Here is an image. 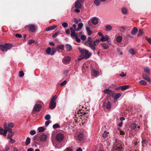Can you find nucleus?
Returning a JSON list of instances; mask_svg holds the SVG:
<instances>
[{
    "instance_id": "obj_2",
    "label": "nucleus",
    "mask_w": 151,
    "mask_h": 151,
    "mask_svg": "<svg viewBox=\"0 0 151 151\" xmlns=\"http://www.w3.org/2000/svg\"><path fill=\"white\" fill-rule=\"evenodd\" d=\"M78 49L80 51L83 57L86 59L89 58L92 55L91 52H89L88 50L84 48H82L80 47H78Z\"/></svg>"
},
{
    "instance_id": "obj_4",
    "label": "nucleus",
    "mask_w": 151,
    "mask_h": 151,
    "mask_svg": "<svg viewBox=\"0 0 151 151\" xmlns=\"http://www.w3.org/2000/svg\"><path fill=\"white\" fill-rule=\"evenodd\" d=\"M113 149L114 151H123L122 147L119 142H116L113 145Z\"/></svg>"
},
{
    "instance_id": "obj_30",
    "label": "nucleus",
    "mask_w": 151,
    "mask_h": 151,
    "mask_svg": "<svg viewBox=\"0 0 151 151\" xmlns=\"http://www.w3.org/2000/svg\"><path fill=\"white\" fill-rule=\"evenodd\" d=\"M103 92L106 94H110L111 93H113L112 91L109 89H105L103 91Z\"/></svg>"
},
{
    "instance_id": "obj_46",
    "label": "nucleus",
    "mask_w": 151,
    "mask_h": 151,
    "mask_svg": "<svg viewBox=\"0 0 151 151\" xmlns=\"http://www.w3.org/2000/svg\"><path fill=\"white\" fill-rule=\"evenodd\" d=\"M122 13L124 14H126L127 12V10L125 8H123L122 9Z\"/></svg>"
},
{
    "instance_id": "obj_10",
    "label": "nucleus",
    "mask_w": 151,
    "mask_h": 151,
    "mask_svg": "<svg viewBox=\"0 0 151 151\" xmlns=\"http://www.w3.org/2000/svg\"><path fill=\"white\" fill-rule=\"evenodd\" d=\"M28 27L29 30L32 32H33L35 30V26L32 24H29L27 26Z\"/></svg>"
},
{
    "instance_id": "obj_1",
    "label": "nucleus",
    "mask_w": 151,
    "mask_h": 151,
    "mask_svg": "<svg viewBox=\"0 0 151 151\" xmlns=\"http://www.w3.org/2000/svg\"><path fill=\"white\" fill-rule=\"evenodd\" d=\"M64 47L63 44L58 45L56 48L53 47L52 50L51 47H48L46 50V52L47 54L52 55L55 54L56 50L59 51L60 50H64Z\"/></svg>"
},
{
    "instance_id": "obj_15",
    "label": "nucleus",
    "mask_w": 151,
    "mask_h": 151,
    "mask_svg": "<svg viewBox=\"0 0 151 151\" xmlns=\"http://www.w3.org/2000/svg\"><path fill=\"white\" fill-rule=\"evenodd\" d=\"M109 39V36L108 35H106L105 37L102 36L100 40L101 42H105L108 41Z\"/></svg>"
},
{
    "instance_id": "obj_27",
    "label": "nucleus",
    "mask_w": 151,
    "mask_h": 151,
    "mask_svg": "<svg viewBox=\"0 0 151 151\" xmlns=\"http://www.w3.org/2000/svg\"><path fill=\"white\" fill-rule=\"evenodd\" d=\"M86 30L88 35H90L92 34V32L91 30L89 27L86 26Z\"/></svg>"
},
{
    "instance_id": "obj_23",
    "label": "nucleus",
    "mask_w": 151,
    "mask_h": 151,
    "mask_svg": "<svg viewBox=\"0 0 151 151\" xmlns=\"http://www.w3.org/2000/svg\"><path fill=\"white\" fill-rule=\"evenodd\" d=\"M5 45L6 47V51L9 50H10L11 49L13 46V45L12 44H9V43H6L5 44Z\"/></svg>"
},
{
    "instance_id": "obj_14",
    "label": "nucleus",
    "mask_w": 151,
    "mask_h": 151,
    "mask_svg": "<svg viewBox=\"0 0 151 151\" xmlns=\"http://www.w3.org/2000/svg\"><path fill=\"white\" fill-rule=\"evenodd\" d=\"M121 96V94L120 93H112V96L114 98V99H117L119 98Z\"/></svg>"
},
{
    "instance_id": "obj_50",
    "label": "nucleus",
    "mask_w": 151,
    "mask_h": 151,
    "mask_svg": "<svg viewBox=\"0 0 151 151\" xmlns=\"http://www.w3.org/2000/svg\"><path fill=\"white\" fill-rule=\"evenodd\" d=\"M19 77H21L24 76V73L23 71H21L19 72Z\"/></svg>"
},
{
    "instance_id": "obj_48",
    "label": "nucleus",
    "mask_w": 151,
    "mask_h": 151,
    "mask_svg": "<svg viewBox=\"0 0 151 151\" xmlns=\"http://www.w3.org/2000/svg\"><path fill=\"white\" fill-rule=\"evenodd\" d=\"M52 127L54 129L60 128L59 125L57 124H55L53 125Z\"/></svg>"
},
{
    "instance_id": "obj_63",
    "label": "nucleus",
    "mask_w": 151,
    "mask_h": 151,
    "mask_svg": "<svg viewBox=\"0 0 151 151\" xmlns=\"http://www.w3.org/2000/svg\"><path fill=\"white\" fill-rule=\"evenodd\" d=\"M117 51L119 53V54L121 55H122L123 53L120 50L119 48H117Z\"/></svg>"
},
{
    "instance_id": "obj_64",
    "label": "nucleus",
    "mask_w": 151,
    "mask_h": 151,
    "mask_svg": "<svg viewBox=\"0 0 151 151\" xmlns=\"http://www.w3.org/2000/svg\"><path fill=\"white\" fill-rule=\"evenodd\" d=\"M8 126L9 127H10L11 128H12L14 127V124L13 123H10L8 125Z\"/></svg>"
},
{
    "instance_id": "obj_41",
    "label": "nucleus",
    "mask_w": 151,
    "mask_h": 151,
    "mask_svg": "<svg viewBox=\"0 0 151 151\" xmlns=\"http://www.w3.org/2000/svg\"><path fill=\"white\" fill-rule=\"evenodd\" d=\"M137 126L136 124L135 123H133L131 124V127L132 129L135 130Z\"/></svg>"
},
{
    "instance_id": "obj_34",
    "label": "nucleus",
    "mask_w": 151,
    "mask_h": 151,
    "mask_svg": "<svg viewBox=\"0 0 151 151\" xmlns=\"http://www.w3.org/2000/svg\"><path fill=\"white\" fill-rule=\"evenodd\" d=\"M119 30L120 32L124 33L126 30V29L124 27L121 26L119 28Z\"/></svg>"
},
{
    "instance_id": "obj_21",
    "label": "nucleus",
    "mask_w": 151,
    "mask_h": 151,
    "mask_svg": "<svg viewBox=\"0 0 151 151\" xmlns=\"http://www.w3.org/2000/svg\"><path fill=\"white\" fill-rule=\"evenodd\" d=\"M0 49L3 52H6L5 44L0 45Z\"/></svg>"
},
{
    "instance_id": "obj_16",
    "label": "nucleus",
    "mask_w": 151,
    "mask_h": 151,
    "mask_svg": "<svg viewBox=\"0 0 151 151\" xmlns=\"http://www.w3.org/2000/svg\"><path fill=\"white\" fill-rule=\"evenodd\" d=\"M75 7L76 9H80L81 7V3L78 1H76L75 4Z\"/></svg>"
},
{
    "instance_id": "obj_19",
    "label": "nucleus",
    "mask_w": 151,
    "mask_h": 151,
    "mask_svg": "<svg viewBox=\"0 0 151 151\" xmlns=\"http://www.w3.org/2000/svg\"><path fill=\"white\" fill-rule=\"evenodd\" d=\"M91 73L93 76L96 77L99 75V71L95 70H92L91 71Z\"/></svg>"
},
{
    "instance_id": "obj_11",
    "label": "nucleus",
    "mask_w": 151,
    "mask_h": 151,
    "mask_svg": "<svg viewBox=\"0 0 151 151\" xmlns=\"http://www.w3.org/2000/svg\"><path fill=\"white\" fill-rule=\"evenodd\" d=\"M41 108V106L40 104H36L34 106L33 110L35 111H39Z\"/></svg>"
},
{
    "instance_id": "obj_44",
    "label": "nucleus",
    "mask_w": 151,
    "mask_h": 151,
    "mask_svg": "<svg viewBox=\"0 0 151 151\" xmlns=\"http://www.w3.org/2000/svg\"><path fill=\"white\" fill-rule=\"evenodd\" d=\"M139 33L137 35V37H139V36H141L143 35V32L141 29H139Z\"/></svg>"
},
{
    "instance_id": "obj_43",
    "label": "nucleus",
    "mask_w": 151,
    "mask_h": 151,
    "mask_svg": "<svg viewBox=\"0 0 151 151\" xmlns=\"http://www.w3.org/2000/svg\"><path fill=\"white\" fill-rule=\"evenodd\" d=\"M129 52L130 54L132 55H134L135 54L134 51L133 49H129Z\"/></svg>"
},
{
    "instance_id": "obj_31",
    "label": "nucleus",
    "mask_w": 151,
    "mask_h": 151,
    "mask_svg": "<svg viewBox=\"0 0 151 151\" xmlns=\"http://www.w3.org/2000/svg\"><path fill=\"white\" fill-rule=\"evenodd\" d=\"M122 39V37L121 36H118L116 39V41L117 42H121Z\"/></svg>"
},
{
    "instance_id": "obj_51",
    "label": "nucleus",
    "mask_w": 151,
    "mask_h": 151,
    "mask_svg": "<svg viewBox=\"0 0 151 151\" xmlns=\"http://www.w3.org/2000/svg\"><path fill=\"white\" fill-rule=\"evenodd\" d=\"M60 33L59 31L55 33L52 36V37H56L58 36V35Z\"/></svg>"
},
{
    "instance_id": "obj_6",
    "label": "nucleus",
    "mask_w": 151,
    "mask_h": 151,
    "mask_svg": "<svg viewBox=\"0 0 151 151\" xmlns=\"http://www.w3.org/2000/svg\"><path fill=\"white\" fill-rule=\"evenodd\" d=\"M64 137V135L62 134L59 133L56 134L55 138L57 141L61 142L63 140Z\"/></svg>"
},
{
    "instance_id": "obj_60",
    "label": "nucleus",
    "mask_w": 151,
    "mask_h": 151,
    "mask_svg": "<svg viewBox=\"0 0 151 151\" xmlns=\"http://www.w3.org/2000/svg\"><path fill=\"white\" fill-rule=\"evenodd\" d=\"M51 123V122L49 121H48L45 122V125L46 127H47L49 124Z\"/></svg>"
},
{
    "instance_id": "obj_25",
    "label": "nucleus",
    "mask_w": 151,
    "mask_h": 151,
    "mask_svg": "<svg viewBox=\"0 0 151 151\" xmlns=\"http://www.w3.org/2000/svg\"><path fill=\"white\" fill-rule=\"evenodd\" d=\"M105 29L106 31L108 32L111 30L112 27L110 25H107L105 27Z\"/></svg>"
},
{
    "instance_id": "obj_36",
    "label": "nucleus",
    "mask_w": 151,
    "mask_h": 151,
    "mask_svg": "<svg viewBox=\"0 0 151 151\" xmlns=\"http://www.w3.org/2000/svg\"><path fill=\"white\" fill-rule=\"evenodd\" d=\"M70 35L71 37H73L75 38L78 36V35L76 33L75 31L72 32Z\"/></svg>"
},
{
    "instance_id": "obj_8",
    "label": "nucleus",
    "mask_w": 151,
    "mask_h": 151,
    "mask_svg": "<svg viewBox=\"0 0 151 151\" xmlns=\"http://www.w3.org/2000/svg\"><path fill=\"white\" fill-rule=\"evenodd\" d=\"M47 136L46 134L44 133L41 135L40 137V140L42 142L45 141L47 139Z\"/></svg>"
},
{
    "instance_id": "obj_28",
    "label": "nucleus",
    "mask_w": 151,
    "mask_h": 151,
    "mask_svg": "<svg viewBox=\"0 0 151 151\" xmlns=\"http://www.w3.org/2000/svg\"><path fill=\"white\" fill-rule=\"evenodd\" d=\"M65 46L67 51H70L72 49L71 46L69 44H66L65 45Z\"/></svg>"
},
{
    "instance_id": "obj_17",
    "label": "nucleus",
    "mask_w": 151,
    "mask_h": 151,
    "mask_svg": "<svg viewBox=\"0 0 151 151\" xmlns=\"http://www.w3.org/2000/svg\"><path fill=\"white\" fill-rule=\"evenodd\" d=\"M92 18V23L94 25L96 24L98 22V18L96 17H93Z\"/></svg>"
},
{
    "instance_id": "obj_12",
    "label": "nucleus",
    "mask_w": 151,
    "mask_h": 151,
    "mask_svg": "<svg viewBox=\"0 0 151 151\" xmlns=\"http://www.w3.org/2000/svg\"><path fill=\"white\" fill-rule=\"evenodd\" d=\"M103 106L105 107L107 109H110L111 107V104L109 101L104 102L103 104Z\"/></svg>"
},
{
    "instance_id": "obj_18",
    "label": "nucleus",
    "mask_w": 151,
    "mask_h": 151,
    "mask_svg": "<svg viewBox=\"0 0 151 151\" xmlns=\"http://www.w3.org/2000/svg\"><path fill=\"white\" fill-rule=\"evenodd\" d=\"M129 87V86L127 85H125L123 86H120L117 88V90L121 89L122 91H124Z\"/></svg>"
},
{
    "instance_id": "obj_59",
    "label": "nucleus",
    "mask_w": 151,
    "mask_h": 151,
    "mask_svg": "<svg viewBox=\"0 0 151 151\" xmlns=\"http://www.w3.org/2000/svg\"><path fill=\"white\" fill-rule=\"evenodd\" d=\"M16 37L17 38H21L22 37V35L19 34H17L15 35Z\"/></svg>"
},
{
    "instance_id": "obj_55",
    "label": "nucleus",
    "mask_w": 151,
    "mask_h": 151,
    "mask_svg": "<svg viewBox=\"0 0 151 151\" xmlns=\"http://www.w3.org/2000/svg\"><path fill=\"white\" fill-rule=\"evenodd\" d=\"M30 134L32 135H34L36 134V131L35 130H32L30 131Z\"/></svg>"
},
{
    "instance_id": "obj_33",
    "label": "nucleus",
    "mask_w": 151,
    "mask_h": 151,
    "mask_svg": "<svg viewBox=\"0 0 151 151\" xmlns=\"http://www.w3.org/2000/svg\"><path fill=\"white\" fill-rule=\"evenodd\" d=\"M78 138L80 141L83 140V135L81 133L78 136Z\"/></svg>"
},
{
    "instance_id": "obj_20",
    "label": "nucleus",
    "mask_w": 151,
    "mask_h": 151,
    "mask_svg": "<svg viewBox=\"0 0 151 151\" xmlns=\"http://www.w3.org/2000/svg\"><path fill=\"white\" fill-rule=\"evenodd\" d=\"M7 132L3 129L0 128V134L5 136L6 135Z\"/></svg>"
},
{
    "instance_id": "obj_38",
    "label": "nucleus",
    "mask_w": 151,
    "mask_h": 151,
    "mask_svg": "<svg viewBox=\"0 0 151 151\" xmlns=\"http://www.w3.org/2000/svg\"><path fill=\"white\" fill-rule=\"evenodd\" d=\"M109 133L107 132L106 131H104V133L102 135V136L104 138H106L109 137L108 136Z\"/></svg>"
},
{
    "instance_id": "obj_49",
    "label": "nucleus",
    "mask_w": 151,
    "mask_h": 151,
    "mask_svg": "<svg viewBox=\"0 0 151 151\" xmlns=\"http://www.w3.org/2000/svg\"><path fill=\"white\" fill-rule=\"evenodd\" d=\"M62 25L63 27L65 28L68 26V24L66 22H64L62 23Z\"/></svg>"
},
{
    "instance_id": "obj_24",
    "label": "nucleus",
    "mask_w": 151,
    "mask_h": 151,
    "mask_svg": "<svg viewBox=\"0 0 151 151\" xmlns=\"http://www.w3.org/2000/svg\"><path fill=\"white\" fill-rule=\"evenodd\" d=\"M138 31L136 27H134L131 32V34L132 35H135Z\"/></svg>"
},
{
    "instance_id": "obj_53",
    "label": "nucleus",
    "mask_w": 151,
    "mask_h": 151,
    "mask_svg": "<svg viewBox=\"0 0 151 151\" xmlns=\"http://www.w3.org/2000/svg\"><path fill=\"white\" fill-rule=\"evenodd\" d=\"M86 36L85 35H82L81 36V39L82 40H85L86 38Z\"/></svg>"
},
{
    "instance_id": "obj_35",
    "label": "nucleus",
    "mask_w": 151,
    "mask_h": 151,
    "mask_svg": "<svg viewBox=\"0 0 151 151\" xmlns=\"http://www.w3.org/2000/svg\"><path fill=\"white\" fill-rule=\"evenodd\" d=\"M101 2V0H95L94 3L96 6H98L100 4Z\"/></svg>"
},
{
    "instance_id": "obj_29",
    "label": "nucleus",
    "mask_w": 151,
    "mask_h": 151,
    "mask_svg": "<svg viewBox=\"0 0 151 151\" xmlns=\"http://www.w3.org/2000/svg\"><path fill=\"white\" fill-rule=\"evenodd\" d=\"M101 45L102 47H103L104 49H107L109 47V45L106 43H102L101 44Z\"/></svg>"
},
{
    "instance_id": "obj_42",
    "label": "nucleus",
    "mask_w": 151,
    "mask_h": 151,
    "mask_svg": "<svg viewBox=\"0 0 151 151\" xmlns=\"http://www.w3.org/2000/svg\"><path fill=\"white\" fill-rule=\"evenodd\" d=\"M139 83L140 84L144 85H146L147 84V83L143 80H141L140 81H139Z\"/></svg>"
},
{
    "instance_id": "obj_61",
    "label": "nucleus",
    "mask_w": 151,
    "mask_h": 151,
    "mask_svg": "<svg viewBox=\"0 0 151 151\" xmlns=\"http://www.w3.org/2000/svg\"><path fill=\"white\" fill-rule=\"evenodd\" d=\"M146 40L148 41V43L151 44V38H146Z\"/></svg>"
},
{
    "instance_id": "obj_5",
    "label": "nucleus",
    "mask_w": 151,
    "mask_h": 151,
    "mask_svg": "<svg viewBox=\"0 0 151 151\" xmlns=\"http://www.w3.org/2000/svg\"><path fill=\"white\" fill-rule=\"evenodd\" d=\"M53 143V146L55 147V149H61L64 145V144L62 142L57 141L55 143Z\"/></svg>"
},
{
    "instance_id": "obj_37",
    "label": "nucleus",
    "mask_w": 151,
    "mask_h": 151,
    "mask_svg": "<svg viewBox=\"0 0 151 151\" xmlns=\"http://www.w3.org/2000/svg\"><path fill=\"white\" fill-rule=\"evenodd\" d=\"M144 71L146 73H147L148 74H150V69L148 67H146V68H145L144 69Z\"/></svg>"
},
{
    "instance_id": "obj_40",
    "label": "nucleus",
    "mask_w": 151,
    "mask_h": 151,
    "mask_svg": "<svg viewBox=\"0 0 151 151\" xmlns=\"http://www.w3.org/2000/svg\"><path fill=\"white\" fill-rule=\"evenodd\" d=\"M38 130L39 132H43L45 130V128L43 127H40L38 128Z\"/></svg>"
},
{
    "instance_id": "obj_45",
    "label": "nucleus",
    "mask_w": 151,
    "mask_h": 151,
    "mask_svg": "<svg viewBox=\"0 0 151 151\" xmlns=\"http://www.w3.org/2000/svg\"><path fill=\"white\" fill-rule=\"evenodd\" d=\"M57 98V97L56 95H54L53 97L52 98L51 101H50L53 102H56L55 101L56 100Z\"/></svg>"
},
{
    "instance_id": "obj_52",
    "label": "nucleus",
    "mask_w": 151,
    "mask_h": 151,
    "mask_svg": "<svg viewBox=\"0 0 151 151\" xmlns=\"http://www.w3.org/2000/svg\"><path fill=\"white\" fill-rule=\"evenodd\" d=\"M5 130L9 132H10L11 133H12V129L11 128H9V127H8L6 129H5Z\"/></svg>"
},
{
    "instance_id": "obj_3",
    "label": "nucleus",
    "mask_w": 151,
    "mask_h": 151,
    "mask_svg": "<svg viewBox=\"0 0 151 151\" xmlns=\"http://www.w3.org/2000/svg\"><path fill=\"white\" fill-rule=\"evenodd\" d=\"M84 44L87 46H89L90 48L94 51V53H95L94 51L96 50V48L93 44V40L91 37H88V38L87 40L84 42Z\"/></svg>"
},
{
    "instance_id": "obj_26",
    "label": "nucleus",
    "mask_w": 151,
    "mask_h": 151,
    "mask_svg": "<svg viewBox=\"0 0 151 151\" xmlns=\"http://www.w3.org/2000/svg\"><path fill=\"white\" fill-rule=\"evenodd\" d=\"M83 26V24L82 22H80L78 24V27L75 29L76 31L80 30Z\"/></svg>"
},
{
    "instance_id": "obj_47",
    "label": "nucleus",
    "mask_w": 151,
    "mask_h": 151,
    "mask_svg": "<svg viewBox=\"0 0 151 151\" xmlns=\"http://www.w3.org/2000/svg\"><path fill=\"white\" fill-rule=\"evenodd\" d=\"M51 116L49 114H47L45 115V119L46 120H48L50 119Z\"/></svg>"
},
{
    "instance_id": "obj_22",
    "label": "nucleus",
    "mask_w": 151,
    "mask_h": 151,
    "mask_svg": "<svg viewBox=\"0 0 151 151\" xmlns=\"http://www.w3.org/2000/svg\"><path fill=\"white\" fill-rule=\"evenodd\" d=\"M56 27L57 26L56 25H53L52 26L49 27L46 29L45 30L47 31H48L53 30L56 28Z\"/></svg>"
},
{
    "instance_id": "obj_58",
    "label": "nucleus",
    "mask_w": 151,
    "mask_h": 151,
    "mask_svg": "<svg viewBox=\"0 0 151 151\" xmlns=\"http://www.w3.org/2000/svg\"><path fill=\"white\" fill-rule=\"evenodd\" d=\"M13 135V134L11 133V134H7V137L9 139L12 138V136Z\"/></svg>"
},
{
    "instance_id": "obj_7",
    "label": "nucleus",
    "mask_w": 151,
    "mask_h": 151,
    "mask_svg": "<svg viewBox=\"0 0 151 151\" xmlns=\"http://www.w3.org/2000/svg\"><path fill=\"white\" fill-rule=\"evenodd\" d=\"M147 73H143L142 74V77L143 78L147 81L149 82H150L151 81V80L149 77V75Z\"/></svg>"
},
{
    "instance_id": "obj_9",
    "label": "nucleus",
    "mask_w": 151,
    "mask_h": 151,
    "mask_svg": "<svg viewBox=\"0 0 151 151\" xmlns=\"http://www.w3.org/2000/svg\"><path fill=\"white\" fill-rule=\"evenodd\" d=\"M71 60V58L69 56L64 57L62 60V62L64 64H67Z\"/></svg>"
},
{
    "instance_id": "obj_54",
    "label": "nucleus",
    "mask_w": 151,
    "mask_h": 151,
    "mask_svg": "<svg viewBox=\"0 0 151 151\" xmlns=\"http://www.w3.org/2000/svg\"><path fill=\"white\" fill-rule=\"evenodd\" d=\"M67 83V81L65 80L60 83V85L61 86H63L65 85Z\"/></svg>"
},
{
    "instance_id": "obj_13",
    "label": "nucleus",
    "mask_w": 151,
    "mask_h": 151,
    "mask_svg": "<svg viewBox=\"0 0 151 151\" xmlns=\"http://www.w3.org/2000/svg\"><path fill=\"white\" fill-rule=\"evenodd\" d=\"M56 106V102H53L51 101L50 102L49 107L51 109H54Z\"/></svg>"
},
{
    "instance_id": "obj_62",
    "label": "nucleus",
    "mask_w": 151,
    "mask_h": 151,
    "mask_svg": "<svg viewBox=\"0 0 151 151\" xmlns=\"http://www.w3.org/2000/svg\"><path fill=\"white\" fill-rule=\"evenodd\" d=\"M75 39L76 40V41L77 42H80L81 41V40H80V38H78L77 37H76L75 38Z\"/></svg>"
},
{
    "instance_id": "obj_32",
    "label": "nucleus",
    "mask_w": 151,
    "mask_h": 151,
    "mask_svg": "<svg viewBox=\"0 0 151 151\" xmlns=\"http://www.w3.org/2000/svg\"><path fill=\"white\" fill-rule=\"evenodd\" d=\"M100 40L99 39H97L93 42V44L94 45V46L95 47V46L97 45L100 42Z\"/></svg>"
},
{
    "instance_id": "obj_39",
    "label": "nucleus",
    "mask_w": 151,
    "mask_h": 151,
    "mask_svg": "<svg viewBox=\"0 0 151 151\" xmlns=\"http://www.w3.org/2000/svg\"><path fill=\"white\" fill-rule=\"evenodd\" d=\"M30 138L29 137H27L26 139L25 144L26 145H27L30 144Z\"/></svg>"
},
{
    "instance_id": "obj_57",
    "label": "nucleus",
    "mask_w": 151,
    "mask_h": 151,
    "mask_svg": "<svg viewBox=\"0 0 151 151\" xmlns=\"http://www.w3.org/2000/svg\"><path fill=\"white\" fill-rule=\"evenodd\" d=\"M35 42V40H30L28 42V44L31 45L32 43H33Z\"/></svg>"
},
{
    "instance_id": "obj_56",
    "label": "nucleus",
    "mask_w": 151,
    "mask_h": 151,
    "mask_svg": "<svg viewBox=\"0 0 151 151\" xmlns=\"http://www.w3.org/2000/svg\"><path fill=\"white\" fill-rule=\"evenodd\" d=\"M119 75L122 77H124L126 76V74L124 73V72H122L121 73L119 74Z\"/></svg>"
}]
</instances>
